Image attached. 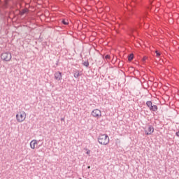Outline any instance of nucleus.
Returning a JSON list of instances; mask_svg holds the SVG:
<instances>
[{
  "label": "nucleus",
  "instance_id": "f257e3e1",
  "mask_svg": "<svg viewBox=\"0 0 179 179\" xmlns=\"http://www.w3.org/2000/svg\"><path fill=\"white\" fill-rule=\"evenodd\" d=\"M98 142L100 145H107L109 144L110 138L107 134H99L98 137Z\"/></svg>",
  "mask_w": 179,
  "mask_h": 179
},
{
  "label": "nucleus",
  "instance_id": "f03ea898",
  "mask_svg": "<svg viewBox=\"0 0 179 179\" xmlns=\"http://www.w3.org/2000/svg\"><path fill=\"white\" fill-rule=\"evenodd\" d=\"M27 117L26 113L24 111H20L16 114V120L18 123L23 122Z\"/></svg>",
  "mask_w": 179,
  "mask_h": 179
},
{
  "label": "nucleus",
  "instance_id": "7ed1b4c3",
  "mask_svg": "<svg viewBox=\"0 0 179 179\" xmlns=\"http://www.w3.org/2000/svg\"><path fill=\"white\" fill-rule=\"evenodd\" d=\"M1 58L3 62H10L12 59V55L10 52H3L1 55Z\"/></svg>",
  "mask_w": 179,
  "mask_h": 179
},
{
  "label": "nucleus",
  "instance_id": "20e7f679",
  "mask_svg": "<svg viewBox=\"0 0 179 179\" xmlns=\"http://www.w3.org/2000/svg\"><path fill=\"white\" fill-rule=\"evenodd\" d=\"M92 115L93 117L99 119L101 117V111L99 109H94L92 112Z\"/></svg>",
  "mask_w": 179,
  "mask_h": 179
},
{
  "label": "nucleus",
  "instance_id": "39448f33",
  "mask_svg": "<svg viewBox=\"0 0 179 179\" xmlns=\"http://www.w3.org/2000/svg\"><path fill=\"white\" fill-rule=\"evenodd\" d=\"M155 129L152 125H148V129L145 130V135L150 136L154 133Z\"/></svg>",
  "mask_w": 179,
  "mask_h": 179
},
{
  "label": "nucleus",
  "instance_id": "423d86ee",
  "mask_svg": "<svg viewBox=\"0 0 179 179\" xmlns=\"http://www.w3.org/2000/svg\"><path fill=\"white\" fill-rule=\"evenodd\" d=\"M55 79L57 81H60L62 79V74L60 71H57L54 74Z\"/></svg>",
  "mask_w": 179,
  "mask_h": 179
},
{
  "label": "nucleus",
  "instance_id": "0eeeda50",
  "mask_svg": "<svg viewBox=\"0 0 179 179\" xmlns=\"http://www.w3.org/2000/svg\"><path fill=\"white\" fill-rule=\"evenodd\" d=\"M37 145H38L37 140L34 139L30 142L31 149L34 150L36 148V147H37Z\"/></svg>",
  "mask_w": 179,
  "mask_h": 179
},
{
  "label": "nucleus",
  "instance_id": "6e6552de",
  "mask_svg": "<svg viewBox=\"0 0 179 179\" xmlns=\"http://www.w3.org/2000/svg\"><path fill=\"white\" fill-rule=\"evenodd\" d=\"M73 77L76 79H78L79 77L82 76V73H80L78 69H74L73 71Z\"/></svg>",
  "mask_w": 179,
  "mask_h": 179
},
{
  "label": "nucleus",
  "instance_id": "1a4fd4ad",
  "mask_svg": "<svg viewBox=\"0 0 179 179\" xmlns=\"http://www.w3.org/2000/svg\"><path fill=\"white\" fill-rule=\"evenodd\" d=\"M28 10H29L27 8L22 9L21 11H20V15H21V16H23V15H24V13H27Z\"/></svg>",
  "mask_w": 179,
  "mask_h": 179
},
{
  "label": "nucleus",
  "instance_id": "9d476101",
  "mask_svg": "<svg viewBox=\"0 0 179 179\" xmlns=\"http://www.w3.org/2000/svg\"><path fill=\"white\" fill-rule=\"evenodd\" d=\"M158 110V106L157 105H153L152 112H157Z\"/></svg>",
  "mask_w": 179,
  "mask_h": 179
},
{
  "label": "nucleus",
  "instance_id": "9b49d317",
  "mask_svg": "<svg viewBox=\"0 0 179 179\" xmlns=\"http://www.w3.org/2000/svg\"><path fill=\"white\" fill-rule=\"evenodd\" d=\"M83 64L84 66L88 68V66L90 65V63H89L88 61H86V62H83Z\"/></svg>",
  "mask_w": 179,
  "mask_h": 179
},
{
  "label": "nucleus",
  "instance_id": "f8f14e48",
  "mask_svg": "<svg viewBox=\"0 0 179 179\" xmlns=\"http://www.w3.org/2000/svg\"><path fill=\"white\" fill-rule=\"evenodd\" d=\"M146 105L148 108H150L151 106H152V102L151 101H148L146 102Z\"/></svg>",
  "mask_w": 179,
  "mask_h": 179
},
{
  "label": "nucleus",
  "instance_id": "ddd939ff",
  "mask_svg": "<svg viewBox=\"0 0 179 179\" xmlns=\"http://www.w3.org/2000/svg\"><path fill=\"white\" fill-rule=\"evenodd\" d=\"M133 59H134V55H133V54L129 55V57H128V60H129V62H131V61L133 60Z\"/></svg>",
  "mask_w": 179,
  "mask_h": 179
},
{
  "label": "nucleus",
  "instance_id": "4468645a",
  "mask_svg": "<svg viewBox=\"0 0 179 179\" xmlns=\"http://www.w3.org/2000/svg\"><path fill=\"white\" fill-rule=\"evenodd\" d=\"M62 23H63V24H64L65 26H67V24H69V22H67L65 20H63L62 21Z\"/></svg>",
  "mask_w": 179,
  "mask_h": 179
},
{
  "label": "nucleus",
  "instance_id": "2eb2a0df",
  "mask_svg": "<svg viewBox=\"0 0 179 179\" xmlns=\"http://www.w3.org/2000/svg\"><path fill=\"white\" fill-rule=\"evenodd\" d=\"M105 59H106V60H110V56L109 55H106L105 56Z\"/></svg>",
  "mask_w": 179,
  "mask_h": 179
},
{
  "label": "nucleus",
  "instance_id": "dca6fc26",
  "mask_svg": "<svg viewBox=\"0 0 179 179\" xmlns=\"http://www.w3.org/2000/svg\"><path fill=\"white\" fill-rule=\"evenodd\" d=\"M156 55H157V57H159L160 55H161L160 52H158V51H156Z\"/></svg>",
  "mask_w": 179,
  "mask_h": 179
},
{
  "label": "nucleus",
  "instance_id": "f3484780",
  "mask_svg": "<svg viewBox=\"0 0 179 179\" xmlns=\"http://www.w3.org/2000/svg\"><path fill=\"white\" fill-rule=\"evenodd\" d=\"M149 108H150V111H152V109H153V105H151V106L149 107Z\"/></svg>",
  "mask_w": 179,
  "mask_h": 179
},
{
  "label": "nucleus",
  "instance_id": "a211bd4d",
  "mask_svg": "<svg viewBox=\"0 0 179 179\" xmlns=\"http://www.w3.org/2000/svg\"><path fill=\"white\" fill-rule=\"evenodd\" d=\"M176 135L179 137V131L176 133Z\"/></svg>",
  "mask_w": 179,
  "mask_h": 179
},
{
  "label": "nucleus",
  "instance_id": "6ab92c4d",
  "mask_svg": "<svg viewBox=\"0 0 179 179\" xmlns=\"http://www.w3.org/2000/svg\"><path fill=\"white\" fill-rule=\"evenodd\" d=\"M61 121H64V117H62V118H61Z\"/></svg>",
  "mask_w": 179,
  "mask_h": 179
},
{
  "label": "nucleus",
  "instance_id": "aec40b11",
  "mask_svg": "<svg viewBox=\"0 0 179 179\" xmlns=\"http://www.w3.org/2000/svg\"><path fill=\"white\" fill-rule=\"evenodd\" d=\"M90 153V150H88V151L87 152V154L89 155Z\"/></svg>",
  "mask_w": 179,
  "mask_h": 179
},
{
  "label": "nucleus",
  "instance_id": "412c9836",
  "mask_svg": "<svg viewBox=\"0 0 179 179\" xmlns=\"http://www.w3.org/2000/svg\"><path fill=\"white\" fill-rule=\"evenodd\" d=\"M146 59H147V57H143V61H145L146 60Z\"/></svg>",
  "mask_w": 179,
  "mask_h": 179
},
{
  "label": "nucleus",
  "instance_id": "4be33fe9",
  "mask_svg": "<svg viewBox=\"0 0 179 179\" xmlns=\"http://www.w3.org/2000/svg\"><path fill=\"white\" fill-rule=\"evenodd\" d=\"M88 169H90V166H88Z\"/></svg>",
  "mask_w": 179,
  "mask_h": 179
},
{
  "label": "nucleus",
  "instance_id": "5701e85b",
  "mask_svg": "<svg viewBox=\"0 0 179 179\" xmlns=\"http://www.w3.org/2000/svg\"><path fill=\"white\" fill-rule=\"evenodd\" d=\"M80 179H82V178H80Z\"/></svg>",
  "mask_w": 179,
  "mask_h": 179
}]
</instances>
